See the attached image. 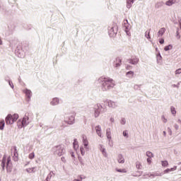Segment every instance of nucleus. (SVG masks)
Returning a JSON list of instances; mask_svg holds the SVG:
<instances>
[{
    "instance_id": "nucleus-9",
    "label": "nucleus",
    "mask_w": 181,
    "mask_h": 181,
    "mask_svg": "<svg viewBox=\"0 0 181 181\" xmlns=\"http://www.w3.org/2000/svg\"><path fill=\"white\" fill-rule=\"evenodd\" d=\"M118 33V26L114 25L108 28V35L110 37H115Z\"/></svg>"
},
{
    "instance_id": "nucleus-10",
    "label": "nucleus",
    "mask_w": 181,
    "mask_h": 181,
    "mask_svg": "<svg viewBox=\"0 0 181 181\" xmlns=\"http://www.w3.org/2000/svg\"><path fill=\"white\" fill-rule=\"evenodd\" d=\"M23 93L25 95V100L27 103H30V100L32 98V90L30 89H28V88H25L23 90Z\"/></svg>"
},
{
    "instance_id": "nucleus-63",
    "label": "nucleus",
    "mask_w": 181,
    "mask_h": 181,
    "mask_svg": "<svg viewBox=\"0 0 181 181\" xmlns=\"http://www.w3.org/2000/svg\"><path fill=\"white\" fill-rule=\"evenodd\" d=\"M167 130H168V135L172 136V129H170V127H168Z\"/></svg>"
},
{
    "instance_id": "nucleus-38",
    "label": "nucleus",
    "mask_w": 181,
    "mask_h": 181,
    "mask_svg": "<svg viewBox=\"0 0 181 181\" xmlns=\"http://www.w3.org/2000/svg\"><path fill=\"white\" fill-rule=\"evenodd\" d=\"M25 171L27 173H35V167L26 168Z\"/></svg>"
},
{
    "instance_id": "nucleus-56",
    "label": "nucleus",
    "mask_w": 181,
    "mask_h": 181,
    "mask_svg": "<svg viewBox=\"0 0 181 181\" xmlns=\"http://www.w3.org/2000/svg\"><path fill=\"white\" fill-rule=\"evenodd\" d=\"M154 175H155V177H156V176H163V173H158L157 172H154Z\"/></svg>"
},
{
    "instance_id": "nucleus-58",
    "label": "nucleus",
    "mask_w": 181,
    "mask_h": 181,
    "mask_svg": "<svg viewBox=\"0 0 181 181\" xmlns=\"http://www.w3.org/2000/svg\"><path fill=\"white\" fill-rule=\"evenodd\" d=\"M71 158L74 159V160H76V155L74 154V152H71Z\"/></svg>"
},
{
    "instance_id": "nucleus-51",
    "label": "nucleus",
    "mask_w": 181,
    "mask_h": 181,
    "mask_svg": "<svg viewBox=\"0 0 181 181\" xmlns=\"http://www.w3.org/2000/svg\"><path fill=\"white\" fill-rule=\"evenodd\" d=\"M84 149H86V152H88V151H90V146L89 144H85V146H83Z\"/></svg>"
},
{
    "instance_id": "nucleus-62",
    "label": "nucleus",
    "mask_w": 181,
    "mask_h": 181,
    "mask_svg": "<svg viewBox=\"0 0 181 181\" xmlns=\"http://www.w3.org/2000/svg\"><path fill=\"white\" fill-rule=\"evenodd\" d=\"M4 80H5V81H6L8 83V81H10L11 79L8 76H6L4 77Z\"/></svg>"
},
{
    "instance_id": "nucleus-28",
    "label": "nucleus",
    "mask_w": 181,
    "mask_h": 181,
    "mask_svg": "<svg viewBox=\"0 0 181 181\" xmlns=\"http://www.w3.org/2000/svg\"><path fill=\"white\" fill-rule=\"evenodd\" d=\"M161 165L163 168H168L169 162L167 160H161Z\"/></svg>"
},
{
    "instance_id": "nucleus-43",
    "label": "nucleus",
    "mask_w": 181,
    "mask_h": 181,
    "mask_svg": "<svg viewBox=\"0 0 181 181\" xmlns=\"http://www.w3.org/2000/svg\"><path fill=\"white\" fill-rule=\"evenodd\" d=\"M0 11L2 13L6 12V7L4 5L0 4Z\"/></svg>"
},
{
    "instance_id": "nucleus-16",
    "label": "nucleus",
    "mask_w": 181,
    "mask_h": 181,
    "mask_svg": "<svg viewBox=\"0 0 181 181\" xmlns=\"http://www.w3.org/2000/svg\"><path fill=\"white\" fill-rule=\"evenodd\" d=\"M59 104H60V99H59V98L57 97L52 98L50 102V105L54 106V105H59Z\"/></svg>"
},
{
    "instance_id": "nucleus-47",
    "label": "nucleus",
    "mask_w": 181,
    "mask_h": 181,
    "mask_svg": "<svg viewBox=\"0 0 181 181\" xmlns=\"http://www.w3.org/2000/svg\"><path fill=\"white\" fill-rule=\"evenodd\" d=\"M142 173H144V172H142V171H137L136 173H135V174L134 175V176L135 177H139V176H142Z\"/></svg>"
},
{
    "instance_id": "nucleus-27",
    "label": "nucleus",
    "mask_w": 181,
    "mask_h": 181,
    "mask_svg": "<svg viewBox=\"0 0 181 181\" xmlns=\"http://www.w3.org/2000/svg\"><path fill=\"white\" fill-rule=\"evenodd\" d=\"M106 136L107 139H111V138H112L111 135V129L108 128L106 129Z\"/></svg>"
},
{
    "instance_id": "nucleus-31",
    "label": "nucleus",
    "mask_w": 181,
    "mask_h": 181,
    "mask_svg": "<svg viewBox=\"0 0 181 181\" xmlns=\"http://www.w3.org/2000/svg\"><path fill=\"white\" fill-rule=\"evenodd\" d=\"M13 160L15 161V162H16V161H18V149H16V148H15V150H14V151H13Z\"/></svg>"
},
{
    "instance_id": "nucleus-44",
    "label": "nucleus",
    "mask_w": 181,
    "mask_h": 181,
    "mask_svg": "<svg viewBox=\"0 0 181 181\" xmlns=\"http://www.w3.org/2000/svg\"><path fill=\"white\" fill-rule=\"evenodd\" d=\"M7 83H8V86L11 87V88H12V90H13V88H15V86L13 85V82H12V79L8 81Z\"/></svg>"
},
{
    "instance_id": "nucleus-26",
    "label": "nucleus",
    "mask_w": 181,
    "mask_h": 181,
    "mask_svg": "<svg viewBox=\"0 0 181 181\" xmlns=\"http://www.w3.org/2000/svg\"><path fill=\"white\" fill-rule=\"evenodd\" d=\"M172 49H173V45L172 44H169L168 45L164 47L165 52H169V50H172Z\"/></svg>"
},
{
    "instance_id": "nucleus-34",
    "label": "nucleus",
    "mask_w": 181,
    "mask_h": 181,
    "mask_svg": "<svg viewBox=\"0 0 181 181\" xmlns=\"http://www.w3.org/2000/svg\"><path fill=\"white\" fill-rule=\"evenodd\" d=\"M170 112L173 117H176V108L174 106L170 107Z\"/></svg>"
},
{
    "instance_id": "nucleus-50",
    "label": "nucleus",
    "mask_w": 181,
    "mask_h": 181,
    "mask_svg": "<svg viewBox=\"0 0 181 181\" xmlns=\"http://www.w3.org/2000/svg\"><path fill=\"white\" fill-rule=\"evenodd\" d=\"M136 169H141V168H142V165H141V163H139V162H136Z\"/></svg>"
},
{
    "instance_id": "nucleus-54",
    "label": "nucleus",
    "mask_w": 181,
    "mask_h": 181,
    "mask_svg": "<svg viewBox=\"0 0 181 181\" xmlns=\"http://www.w3.org/2000/svg\"><path fill=\"white\" fill-rule=\"evenodd\" d=\"M169 169H170V172H175V170L177 169V165H174L173 168H170Z\"/></svg>"
},
{
    "instance_id": "nucleus-41",
    "label": "nucleus",
    "mask_w": 181,
    "mask_h": 181,
    "mask_svg": "<svg viewBox=\"0 0 181 181\" xmlns=\"http://www.w3.org/2000/svg\"><path fill=\"white\" fill-rule=\"evenodd\" d=\"M179 30H180L179 28H177L175 36H176L177 40H180V37H181L180 33L179 32Z\"/></svg>"
},
{
    "instance_id": "nucleus-36",
    "label": "nucleus",
    "mask_w": 181,
    "mask_h": 181,
    "mask_svg": "<svg viewBox=\"0 0 181 181\" xmlns=\"http://www.w3.org/2000/svg\"><path fill=\"white\" fill-rule=\"evenodd\" d=\"M13 28H14L13 26L12 27V26L8 25V29L9 31L6 33V37H8L9 35H12V29H13Z\"/></svg>"
},
{
    "instance_id": "nucleus-35",
    "label": "nucleus",
    "mask_w": 181,
    "mask_h": 181,
    "mask_svg": "<svg viewBox=\"0 0 181 181\" xmlns=\"http://www.w3.org/2000/svg\"><path fill=\"white\" fill-rule=\"evenodd\" d=\"M53 175H54V173L53 171H50L45 179L46 181H50V180L52 179V176H53Z\"/></svg>"
},
{
    "instance_id": "nucleus-18",
    "label": "nucleus",
    "mask_w": 181,
    "mask_h": 181,
    "mask_svg": "<svg viewBox=\"0 0 181 181\" xmlns=\"http://www.w3.org/2000/svg\"><path fill=\"white\" fill-rule=\"evenodd\" d=\"M117 161L118 163H125V158H124V156L122 153L118 154Z\"/></svg>"
},
{
    "instance_id": "nucleus-29",
    "label": "nucleus",
    "mask_w": 181,
    "mask_h": 181,
    "mask_svg": "<svg viewBox=\"0 0 181 181\" xmlns=\"http://www.w3.org/2000/svg\"><path fill=\"white\" fill-rule=\"evenodd\" d=\"M134 71H129L126 73V76L129 77V78H134Z\"/></svg>"
},
{
    "instance_id": "nucleus-57",
    "label": "nucleus",
    "mask_w": 181,
    "mask_h": 181,
    "mask_svg": "<svg viewBox=\"0 0 181 181\" xmlns=\"http://www.w3.org/2000/svg\"><path fill=\"white\" fill-rule=\"evenodd\" d=\"M148 177H155V173L153 172V173H149L147 174Z\"/></svg>"
},
{
    "instance_id": "nucleus-32",
    "label": "nucleus",
    "mask_w": 181,
    "mask_h": 181,
    "mask_svg": "<svg viewBox=\"0 0 181 181\" xmlns=\"http://www.w3.org/2000/svg\"><path fill=\"white\" fill-rule=\"evenodd\" d=\"M115 171L118 172L119 173H127V169L125 168H115Z\"/></svg>"
},
{
    "instance_id": "nucleus-4",
    "label": "nucleus",
    "mask_w": 181,
    "mask_h": 181,
    "mask_svg": "<svg viewBox=\"0 0 181 181\" xmlns=\"http://www.w3.org/2000/svg\"><path fill=\"white\" fill-rule=\"evenodd\" d=\"M29 124H30V118L26 114L23 118L19 119L17 122V126L19 129H22V128H25V127H28Z\"/></svg>"
},
{
    "instance_id": "nucleus-25",
    "label": "nucleus",
    "mask_w": 181,
    "mask_h": 181,
    "mask_svg": "<svg viewBox=\"0 0 181 181\" xmlns=\"http://www.w3.org/2000/svg\"><path fill=\"white\" fill-rule=\"evenodd\" d=\"M5 129V120L4 119H1L0 120V131H4Z\"/></svg>"
},
{
    "instance_id": "nucleus-12",
    "label": "nucleus",
    "mask_w": 181,
    "mask_h": 181,
    "mask_svg": "<svg viewBox=\"0 0 181 181\" xmlns=\"http://www.w3.org/2000/svg\"><path fill=\"white\" fill-rule=\"evenodd\" d=\"M99 149L100 152H102V155H103L105 158H108V153H107V149H105V147H104V145L99 144Z\"/></svg>"
},
{
    "instance_id": "nucleus-60",
    "label": "nucleus",
    "mask_w": 181,
    "mask_h": 181,
    "mask_svg": "<svg viewBox=\"0 0 181 181\" xmlns=\"http://www.w3.org/2000/svg\"><path fill=\"white\" fill-rule=\"evenodd\" d=\"M158 42H159V44H160V45H163V43H165V39H163V38H160V39L158 40Z\"/></svg>"
},
{
    "instance_id": "nucleus-11",
    "label": "nucleus",
    "mask_w": 181,
    "mask_h": 181,
    "mask_svg": "<svg viewBox=\"0 0 181 181\" xmlns=\"http://www.w3.org/2000/svg\"><path fill=\"white\" fill-rule=\"evenodd\" d=\"M124 30H131V24L128 22V19L125 18L123 22Z\"/></svg>"
},
{
    "instance_id": "nucleus-64",
    "label": "nucleus",
    "mask_w": 181,
    "mask_h": 181,
    "mask_svg": "<svg viewBox=\"0 0 181 181\" xmlns=\"http://www.w3.org/2000/svg\"><path fill=\"white\" fill-rule=\"evenodd\" d=\"M124 32H125L127 36H129V37L131 36V31H129V30H125Z\"/></svg>"
},
{
    "instance_id": "nucleus-21",
    "label": "nucleus",
    "mask_w": 181,
    "mask_h": 181,
    "mask_svg": "<svg viewBox=\"0 0 181 181\" xmlns=\"http://www.w3.org/2000/svg\"><path fill=\"white\" fill-rule=\"evenodd\" d=\"M136 0H127V8L131 9Z\"/></svg>"
},
{
    "instance_id": "nucleus-2",
    "label": "nucleus",
    "mask_w": 181,
    "mask_h": 181,
    "mask_svg": "<svg viewBox=\"0 0 181 181\" xmlns=\"http://www.w3.org/2000/svg\"><path fill=\"white\" fill-rule=\"evenodd\" d=\"M1 166L2 172H5V169H6L7 173H12V169H13V164L12 163V158H11V156H8L6 154L3 156Z\"/></svg>"
},
{
    "instance_id": "nucleus-20",
    "label": "nucleus",
    "mask_w": 181,
    "mask_h": 181,
    "mask_svg": "<svg viewBox=\"0 0 181 181\" xmlns=\"http://www.w3.org/2000/svg\"><path fill=\"white\" fill-rule=\"evenodd\" d=\"M165 32H166V28H161L157 33L158 37H160L163 35H165Z\"/></svg>"
},
{
    "instance_id": "nucleus-46",
    "label": "nucleus",
    "mask_w": 181,
    "mask_h": 181,
    "mask_svg": "<svg viewBox=\"0 0 181 181\" xmlns=\"http://www.w3.org/2000/svg\"><path fill=\"white\" fill-rule=\"evenodd\" d=\"M107 141L110 148H112L114 146V141H112V138H111L110 139H107Z\"/></svg>"
},
{
    "instance_id": "nucleus-8",
    "label": "nucleus",
    "mask_w": 181,
    "mask_h": 181,
    "mask_svg": "<svg viewBox=\"0 0 181 181\" xmlns=\"http://www.w3.org/2000/svg\"><path fill=\"white\" fill-rule=\"evenodd\" d=\"M104 111H105V108H104L101 104L98 103L96 105V107H94V117L95 118H98V117H100V114H101V112H104Z\"/></svg>"
},
{
    "instance_id": "nucleus-5",
    "label": "nucleus",
    "mask_w": 181,
    "mask_h": 181,
    "mask_svg": "<svg viewBox=\"0 0 181 181\" xmlns=\"http://www.w3.org/2000/svg\"><path fill=\"white\" fill-rule=\"evenodd\" d=\"M18 119H19V115L18 113H14L13 115L8 114L5 118L6 125H13Z\"/></svg>"
},
{
    "instance_id": "nucleus-39",
    "label": "nucleus",
    "mask_w": 181,
    "mask_h": 181,
    "mask_svg": "<svg viewBox=\"0 0 181 181\" xmlns=\"http://www.w3.org/2000/svg\"><path fill=\"white\" fill-rule=\"evenodd\" d=\"M146 156H148V158H154V156H155L153 153H152L151 151H149L146 152Z\"/></svg>"
},
{
    "instance_id": "nucleus-55",
    "label": "nucleus",
    "mask_w": 181,
    "mask_h": 181,
    "mask_svg": "<svg viewBox=\"0 0 181 181\" xmlns=\"http://www.w3.org/2000/svg\"><path fill=\"white\" fill-rule=\"evenodd\" d=\"M146 162H147V163H148V165H151V163H152V158L148 157V158H146Z\"/></svg>"
},
{
    "instance_id": "nucleus-17",
    "label": "nucleus",
    "mask_w": 181,
    "mask_h": 181,
    "mask_svg": "<svg viewBox=\"0 0 181 181\" xmlns=\"http://www.w3.org/2000/svg\"><path fill=\"white\" fill-rule=\"evenodd\" d=\"M95 132L97 135H98L100 138H103V130L101 129L100 125H97L95 127Z\"/></svg>"
},
{
    "instance_id": "nucleus-45",
    "label": "nucleus",
    "mask_w": 181,
    "mask_h": 181,
    "mask_svg": "<svg viewBox=\"0 0 181 181\" xmlns=\"http://www.w3.org/2000/svg\"><path fill=\"white\" fill-rule=\"evenodd\" d=\"M123 136H124V138H129V134L128 133V130L123 131Z\"/></svg>"
},
{
    "instance_id": "nucleus-37",
    "label": "nucleus",
    "mask_w": 181,
    "mask_h": 181,
    "mask_svg": "<svg viewBox=\"0 0 181 181\" xmlns=\"http://www.w3.org/2000/svg\"><path fill=\"white\" fill-rule=\"evenodd\" d=\"M151 30H148L145 32V37L148 39V40H151Z\"/></svg>"
},
{
    "instance_id": "nucleus-59",
    "label": "nucleus",
    "mask_w": 181,
    "mask_h": 181,
    "mask_svg": "<svg viewBox=\"0 0 181 181\" xmlns=\"http://www.w3.org/2000/svg\"><path fill=\"white\" fill-rule=\"evenodd\" d=\"M175 73L176 75L181 74V68H179V69H176Z\"/></svg>"
},
{
    "instance_id": "nucleus-6",
    "label": "nucleus",
    "mask_w": 181,
    "mask_h": 181,
    "mask_svg": "<svg viewBox=\"0 0 181 181\" xmlns=\"http://www.w3.org/2000/svg\"><path fill=\"white\" fill-rule=\"evenodd\" d=\"M52 152L54 155H57V156H63L64 155V144H59L52 148Z\"/></svg>"
},
{
    "instance_id": "nucleus-48",
    "label": "nucleus",
    "mask_w": 181,
    "mask_h": 181,
    "mask_svg": "<svg viewBox=\"0 0 181 181\" xmlns=\"http://www.w3.org/2000/svg\"><path fill=\"white\" fill-rule=\"evenodd\" d=\"M29 159H35V152H32L28 155Z\"/></svg>"
},
{
    "instance_id": "nucleus-24",
    "label": "nucleus",
    "mask_w": 181,
    "mask_h": 181,
    "mask_svg": "<svg viewBox=\"0 0 181 181\" xmlns=\"http://www.w3.org/2000/svg\"><path fill=\"white\" fill-rule=\"evenodd\" d=\"M6 40L9 41V43L11 46H13V45H15L16 43V42H18V40L16 38L13 39H10L8 37H6Z\"/></svg>"
},
{
    "instance_id": "nucleus-40",
    "label": "nucleus",
    "mask_w": 181,
    "mask_h": 181,
    "mask_svg": "<svg viewBox=\"0 0 181 181\" xmlns=\"http://www.w3.org/2000/svg\"><path fill=\"white\" fill-rule=\"evenodd\" d=\"M78 160L80 162L81 166H84V161H83V157L80 156L79 154L78 155Z\"/></svg>"
},
{
    "instance_id": "nucleus-15",
    "label": "nucleus",
    "mask_w": 181,
    "mask_h": 181,
    "mask_svg": "<svg viewBox=\"0 0 181 181\" xmlns=\"http://www.w3.org/2000/svg\"><path fill=\"white\" fill-rule=\"evenodd\" d=\"M128 63L129 64H133V66H136L137 63H139V58H131L127 59Z\"/></svg>"
},
{
    "instance_id": "nucleus-53",
    "label": "nucleus",
    "mask_w": 181,
    "mask_h": 181,
    "mask_svg": "<svg viewBox=\"0 0 181 181\" xmlns=\"http://www.w3.org/2000/svg\"><path fill=\"white\" fill-rule=\"evenodd\" d=\"M162 173H163V175L170 173V170L169 168H166L165 170H163V172Z\"/></svg>"
},
{
    "instance_id": "nucleus-52",
    "label": "nucleus",
    "mask_w": 181,
    "mask_h": 181,
    "mask_svg": "<svg viewBox=\"0 0 181 181\" xmlns=\"http://www.w3.org/2000/svg\"><path fill=\"white\" fill-rule=\"evenodd\" d=\"M161 119H162L163 122H164V124H166V122H168V119H166L165 117V115H163L161 116Z\"/></svg>"
},
{
    "instance_id": "nucleus-19",
    "label": "nucleus",
    "mask_w": 181,
    "mask_h": 181,
    "mask_svg": "<svg viewBox=\"0 0 181 181\" xmlns=\"http://www.w3.org/2000/svg\"><path fill=\"white\" fill-rule=\"evenodd\" d=\"M73 148L74 151H76V152L77 151H78L79 146H78V141H77V139H74Z\"/></svg>"
},
{
    "instance_id": "nucleus-22",
    "label": "nucleus",
    "mask_w": 181,
    "mask_h": 181,
    "mask_svg": "<svg viewBox=\"0 0 181 181\" xmlns=\"http://www.w3.org/2000/svg\"><path fill=\"white\" fill-rule=\"evenodd\" d=\"M177 2V0H168L165 2V5L167 6H172V5L176 4Z\"/></svg>"
},
{
    "instance_id": "nucleus-61",
    "label": "nucleus",
    "mask_w": 181,
    "mask_h": 181,
    "mask_svg": "<svg viewBox=\"0 0 181 181\" xmlns=\"http://www.w3.org/2000/svg\"><path fill=\"white\" fill-rule=\"evenodd\" d=\"M141 86L142 85H134V90H140Z\"/></svg>"
},
{
    "instance_id": "nucleus-1",
    "label": "nucleus",
    "mask_w": 181,
    "mask_h": 181,
    "mask_svg": "<svg viewBox=\"0 0 181 181\" xmlns=\"http://www.w3.org/2000/svg\"><path fill=\"white\" fill-rule=\"evenodd\" d=\"M95 84H99L98 85V87H101L102 91H108L109 90H111V88L115 87L114 79L104 76L96 79Z\"/></svg>"
},
{
    "instance_id": "nucleus-49",
    "label": "nucleus",
    "mask_w": 181,
    "mask_h": 181,
    "mask_svg": "<svg viewBox=\"0 0 181 181\" xmlns=\"http://www.w3.org/2000/svg\"><path fill=\"white\" fill-rule=\"evenodd\" d=\"M120 124L122 125H125V124H127V120L125 119V118L122 117L120 120Z\"/></svg>"
},
{
    "instance_id": "nucleus-3",
    "label": "nucleus",
    "mask_w": 181,
    "mask_h": 181,
    "mask_svg": "<svg viewBox=\"0 0 181 181\" xmlns=\"http://www.w3.org/2000/svg\"><path fill=\"white\" fill-rule=\"evenodd\" d=\"M29 50V44L28 42H23L21 45L16 46L15 49V54L17 57L23 59L26 56V52Z\"/></svg>"
},
{
    "instance_id": "nucleus-42",
    "label": "nucleus",
    "mask_w": 181,
    "mask_h": 181,
    "mask_svg": "<svg viewBox=\"0 0 181 181\" xmlns=\"http://www.w3.org/2000/svg\"><path fill=\"white\" fill-rule=\"evenodd\" d=\"M80 152L82 156H84V155H86V151L84 150V146H81L80 147Z\"/></svg>"
},
{
    "instance_id": "nucleus-13",
    "label": "nucleus",
    "mask_w": 181,
    "mask_h": 181,
    "mask_svg": "<svg viewBox=\"0 0 181 181\" xmlns=\"http://www.w3.org/2000/svg\"><path fill=\"white\" fill-rule=\"evenodd\" d=\"M105 103H107L108 107H111V108H117V107H118V105H117V103L112 101V100H110L108 99H107Z\"/></svg>"
},
{
    "instance_id": "nucleus-30",
    "label": "nucleus",
    "mask_w": 181,
    "mask_h": 181,
    "mask_svg": "<svg viewBox=\"0 0 181 181\" xmlns=\"http://www.w3.org/2000/svg\"><path fill=\"white\" fill-rule=\"evenodd\" d=\"M163 5H165V3L163 1H159L156 4L155 8H156L157 9H159V8H162V6H163Z\"/></svg>"
},
{
    "instance_id": "nucleus-14",
    "label": "nucleus",
    "mask_w": 181,
    "mask_h": 181,
    "mask_svg": "<svg viewBox=\"0 0 181 181\" xmlns=\"http://www.w3.org/2000/svg\"><path fill=\"white\" fill-rule=\"evenodd\" d=\"M122 64V59H121L119 57H117L116 61L113 64L114 67H116V68L121 67Z\"/></svg>"
},
{
    "instance_id": "nucleus-23",
    "label": "nucleus",
    "mask_w": 181,
    "mask_h": 181,
    "mask_svg": "<svg viewBox=\"0 0 181 181\" xmlns=\"http://www.w3.org/2000/svg\"><path fill=\"white\" fill-rule=\"evenodd\" d=\"M82 142H83V146L89 144L88 140H87V136L84 134L82 135Z\"/></svg>"
},
{
    "instance_id": "nucleus-7",
    "label": "nucleus",
    "mask_w": 181,
    "mask_h": 181,
    "mask_svg": "<svg viewBox=\"0 0 181 181\" xmlns=\"http://www.w3.org/2000/svg\"><path fill=\"white\" fill-rule=\"evenodd\" d=\"M74 122H76V117L73 115H68L64 117L62 127H63V128H66L67 125H73Z\"/></svg>"
},
{
    "instance_id": "nucleus-33",
    "label": "nucleus",
    "mask_w": 181,
    "mask_h": 181,
    "mask_svg": "<svg viewBox=\"0 0 181 181\" xmlns=\"http://www.w3.org/2000/svg\"><path fill=\"white\" fill-rule=\"evenodd\" d=\"M156 57L157 63H159V62H160V60H162L163 59L162 55L160 54V52L156 53Z\"/></svg>"
}]
</instances>
